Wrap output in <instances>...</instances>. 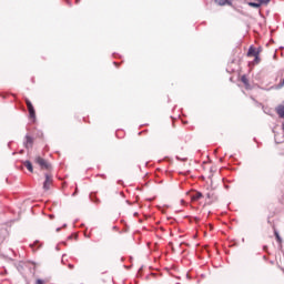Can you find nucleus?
Wrapping results in <instances>:
<instances>
[{
  "mask_svg": "<svg viewBox=\"0 0 284 284\" xmlns=\"http://www.w3.org/2000/svg\"><path fill=\"white\" fill-rule=\"evenodd\" d=\"M63 258H65V254L62 255V260H61V263H62V264H65V262H64Z\"/></svg>",
  "mask_w": 284,
  "mask_h": 284,
  "instance_id": "412c9836",
  "label": "nucleus"
},
{
  "mask_svg": "<svg viewBox=\"0 0 284 284\" xmlns=\"http://www.w3.org/2000/svg\"><path fill=\"white\" fill-rule=\"evenodd\" d=\"M247 55L248 57H257L258 55V51L256 50V48L250 47L248 51H247Z\"/></svg>",
  "mask_w": 284,
  "mask_h": 284,
  "instance_id": "39448f33",
  "label": "nucleus"
},
{
  "mask_svg": "<svg viewBox=\"0 0 284 284\" xmlns=\"http://www.w3.org/2000/svg\"><path fill=\"white\" fill-rule=\"evenodd\" d=\"M26 104H27L28 110L34 108V105H32V102L30 100H26Z\"/></svg>",
  "mask_w": 284,
  "mask_h": 284,
  "instance_id": "4468645a",
  "label": "nucleus"
},
{
  "mask_svg": "<svg viewBox=\"0 0 284 284\" xmlns=\"http://www.w3.org/2000/svg\"><path fill=\"white\" fill-rule=\"evenodd\" d=\"M44 182H43V190H45V192H48V190H50V183L52 182V178L50 174L45 173L44 174Z\"/></svg>",
  "mask_w": 284,
  "mask_h": 284,
  "instance_id": "7ed1b4c3",
  "label": "nucleus"
},
{
  "mask_svg": "<svg viewBox=\"0 0 284 284\" xmlns=\"http://www.w3.org/2000/svg\"><path fill=\"white\" fill-rule=\"evenodd\" d=\"M191 199L192 201H199L200 199H203V193L197 191L195 194L191 196Z\"/></svg>",
  "mask_w": 284,
  "mask_h": 284,
  "instance_id": "1a4fd4ad",
  "label": "nucleus"
},
{
  "mask_svg": "<svg viewBox=\"0 0 284 284\" xmlns=\"http://www.w3.org/2000/svg\"><path fill=\"white\" fill-rule=\"evenodd\" d=\"M37 136H39V139H43V131H38Z\"/></svg>",
  "mask_w": 284,
  "mask_h": 284,
  "instance_id": "a211bd4d",
  "label": "nucleus"
},
{
  "mask_svg": "<svg viewBox=\"0 0 284 284\" xmlns=\"http://www.w3.org/2000/svg\"><path fill=\"white\" fill-rule=\"evenodd\" d=\"M241 81H242V83H244V85H246V87L250 85V80L247 79L246 75H242V77H241Z\"/></svg>",
  "mask_w": 284,
  "mask_h": 284,
  "instance_id": "f8f14e48",
  "label": "nucleus"
},
{
  "mask_svg": "<svg viewBox=\"0 0 284 284\" xmlns=\"http://www.w3.org/2000/svg\"><path fill=\"white\" fill-rule=\"evenodd\" d=\"M217 6H232V0H215Z\"/></svg>",
  "mask_w": 284,
  "mask_h": 284,
  "instance_id": "0eeeda50",
  "label": "nucleus"
},
{
  "mask_svg": "<svg viewBox=\"0 0 284 284\" xmlns=\"http://www.w3.org/2000/svg\"><path fill=\"white\" fill-rule=\"evenodd\" d=\"M80 0H77V3H79Z\"/></svg>",
  "mask_w": 284,
  "mask_h": 284,
  "instance_id": "2f4dec72",
  "label": "nucleus"
},
{
  "mask_svg": "<svg viewBox=\"0 0 284 284\" xmlns=\"http://www.w3.org/2000/svg\"><path fill=\"white\" fill-rule=\"evenodd\" d=\"M50 219H54V215H50Z\"/></svg>",
  "mask_w": 284,
  "mask_h": 284,
  "instance_id": "cd10ccee",
  "label": "nucleus"
},
{
  "mask_svg": "<svg viewBox=\"0 0 284 284\" xmlns=\"http://www.w3.org/2000/svg\"><path fill=\"white\" fill-rule=\"evenodd\" d=\"M181 204H182V205H185V200H181Z\"/></svg>",
  "mask_w": 284,
  "mask_h": 284,
  "instance_id": "5701e85b",
  "label": "nucleus"
},
{
  "mask_svg": "<svg viewBox=\"0 0 284 284\" xmlns=\"http://www.w3.org/2000/svg\"><path fill=\"white\" fill-rule=\"evenodd\" d=\"M207 199H210V193L206 194Z\"/></svg>",
  "mask_w": 284,
  "mask_h": 284,
  "instance_id": "bb28decb",
  "label": "nucleus"
},
{
  "mask_svg": "<svg viewBox=\"0 0 284 284\" xmlns=\"http://www.w3.org/2000/svg\"><path fill=\"white\" fill-rule=\"evenodd\" d=\"M78 189H75V192L72 194V196H77Z\"/></svg>",
  "mask_w": 284,
  "mask_h": 284,
  "instance_id": "4be33fe9",
  "label": "nucleus"
},
{
  "mask_svg": "<svg viewBox=\"0 0 284 284\" xmlns=\"http://www.w3.org/2000/svg\"><path fill=\"white\" fill-rule=\"evenodd\" d=\"M23 165L27 168V170H29L30 172H34V168L32 166V162H30V160H26L23 162Z\"/></svg>",
  "mask_w": 284,
  "mask_h": 284,
  "instance_id": "423d86ee",
  "label": "nucleus"
},
{
  "mask_svg": "<svg viewBox=\"0 0 284 284\" xmlns=\"http://www.w3.org/2000/svg\"><path fill=\"white\" fill-rule=\"evenodd\" d=\"M101 176H102L103 179H105V174H102Z\"/></svg>",
  "mask_w": 284,
  "mask_h": 284,
  "instance_id": "a878e982",
  "label": "nucleus"
},
{
  "mask_svg": "<svg viewBox=\"0 0 284 284\" xmlns=\"http://www.w3.org/2000/svg\"><path fill=\"white\" fill-rule=\"evenodd\" d=\"M254 57V63H261V57H258V54Z\"/></svg>",
  "mask_w": 284,
  "mask_h": 284,
  "instance_id": "dca6fc26",
  "label": "nucleus"
},
{
  "mask_svg": "<svg viewBox=\"0 0 284 284\" xmlns=\"http://www.w3.org/2000/svg\"><path fill=\"white\" fill-rule=\"evenodd\" d=\"M57 232H61V227H58V229H57Z\"/></svg>",
  "mask_w": 284,
  "mask_h": 284,
  "instance_id": "b1692460",
  "label": "nucleus"
},
{
  "mask_svg": "<svg viewBox=\"0 0 284 284\" xmlns=\"http://www.w3.org/2000/svg\"><path fill=\"white\" fill-rule=\"evenodd\" d=\"M36 163L38 165H40L41 170H50L51 165L48 161H45V159L41 158V156H37L36 158Z\"/></svg>",
  "mask_w": 284,
  "mask_h": 284,
  "instance_id": "f257e3e1",
  "label": "nucleus"
},
{
  "mask_svg": "<svg viewBox=\"0 0 284 284\" xmlns=\"http://www.w3.org/2000/svg\"><path fill=\"white\" fill-rule=\"evenodd\" d=\"M248 6L251 8H261V2H258V0H255V2H248Z\"/></svg>",
  "mask_w": 284,
  "mask_h": 284,
  "instance_id": "9d476101",
  "label": "nucleus"
},
{
  "mask_svg": "<svg viewBox=\"0 0 284 284\" xmlns=\"http://www.w3.org/2000/svg\"><path fill=\"white\" fill-rule=\"evenodd\" d=\"M68 267H69V270H74V265L73 264H69Z\"/></svg>",
  "mask_w": 284,
  "mask_h": 284,
  "instance_id": "aec40b11",
  "label": "nucleus"
},
{
  "mask_svg": "<svg viewBox=\"0 0 284 284\" xmlns=\"http://www.w3.org/2000/svg\"><path fill=\"white\" fill-rule=\"evenodd\" d=\"M30 119H33V121L37 119V112L34 111V106L31 109H28Z\"/></svg>",
  "mask_w": 284,
  "mask_h": 284,
  "instance_id": "6e6552de",
  "label": "nucleus"
},
{
  "mask_svg": "<svg viewBox=\"0 0 284 284\" xmlns=\"http://www.w3.org/2000/svg\"><path fill=\"white\" fill-rule=\"evenodd\" d=\"M55 250H57V252H59V250H60L59 246H55Z\"/></svg>",
  "mask_w": 284,
  "mask_h": 284,
  "instance_id": "393cba45",
  "label": "nucleus"
},
{
  "mask_svg": "<svg viewBox=\"0 0 284 284\" xmlns=\"http://www.w3.org/2000/svg\"><path fill=\"white\" fill-rule=\"evenodd\" d=\"M23 145L26 150H30V148L34 145V138H32L30 134H26Z\"/></svg>",
  "mask_w": 284,
  "mask_h": 284,
  "instance_id": "f03ea898",
  "label": "nucleus"
},
{
  "mask_svg": "<svg viewBox=\"0 0 284 284\" xmlns=\"http://www.w3.org/2000/svg\"><path fill=\"white\" fill-rule=\"evenodd\" d=\"M87 239H90V235H85Z\"/></svg>",
  "mask_w": 284,
  "mask_h": 284,
  "instance_id": "c756f323",
  "label": "nucleus"
},
{
  "mask_svg": "<svg viewBox=\"0 0 284 284\" xmlns=\"http://www.w3.org/2000/svg\"><path fill=\"white\" fill-rule=\"evenodd\" d=\"M39 243H40V242L37 240V241H34V243L30 244V247H31L32 250H34V247L38 246V248H39V247H41V244H39Z\"/></svg>",
  "mask_w": 284,
  "mask_h": 284,
  "instance_id": "ddd939ff",
  "label": "nucleus"
},
{
  "mask_svg": "<svg viewBox=\"0 0 284 284\" xmlns=\"http://www.w3.org/2000/svg\"><path fill=\"white\" fill-rule=\"evenodd\" d=\"M114 65H116V62H113Z\"/></svg>",
  "mask_w": 284,
  "mask_h": 284,
  "instance_id": "7c9ffc66",
  "label": "nucleus"
},
{
  "mask_svg": "<svg viewBox=\"0 0 284 284\" xmlns=\"http://www.w3.org/2000/svg\"><path fill=\"white\" fill-rule=\"evenodd\" d=\"M175 159H176V161H183V162L187 161V158H182L181 159L179 155H176Z\"/></svg>",
  "mask_w": 284,
  "mask_h": 284,
  "instance_id": "f3484780",
  "label": "nucleus"
},
{
  "mask_svg": "<svg viewBox=\"0 0 284 284\" xmlns=\"http://www.w3.org/2000/svg\"><path fill=\"white\" fill-rule=\"evenodd\" d=\"M276 114L280 116V119H284V104H280L275 108Z\"/></svg>",
  "mask_w": 284,
  "mask_h": 284,
  "instance_id": "20e7f679",
  "label": "nucleus"
},
{
  "mask_svg": "<svg viewBox=\"0 0 284 284\" xmlns=\"http://www.w3.org/2000/svg\"><path fill=\"white\" fill-rule=\"evenodd\" d=\"M90 199L93 203H99V200L97 197H94L93 194H90Z\"/></svg>",
  "mask_w": 284,
  "mask_h": 284,
  "instance_id": "2eb2a0df",
  "label": "nucleus"
},
{
  "mask_svg": "<svg viewBox=\"0 0 284 284\" xmlns=\"http://www.w3.org/2000/svg\"><path fill=\"white\" fill-rule=\"evenodd\" d=\"M274 236H275L277 243H283V239H281V234H278L276 229L274 230Z\"/></svg>",
  "mask_w": 284,
  "mask_h": 284,
  "instance_id": "9b49d317",
  "label": "nucleus"
},
{
  "mask_svg": "<svg viewBox=\"0 0 284 284\" xmlns=\"http://www.w3.org/2000/svg\"><path fill=\"white\" fill-rule=\"evenodd\" d=\"M36 284H44L43 280L39 278L36 281Z\"/></svg>",
  "mask_w": 284,
  "mask_h": 284,
  "instance_id": "6ab92c4d",
  "label": "nucleus"
},
{
  "mask_svg": "<svg viewBox=\"0 0 284 284\" xmlns=\"http://www.w3.org/2000/svg\"><path fill=\"white\" fill-rule=\"evenodd\" d=\"M68 226V224H63V227H67Z\"/></svg>",
  "mask_w": 284,
  "mask_h": 284,
  "instance_id": "c85d7f7f",
  "label": "nucleus"
}]
</instances>
